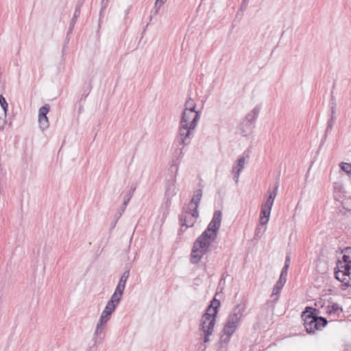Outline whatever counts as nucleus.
Segmentation results:
<instances>
[{"instance_id":"44","label":"nucleus","mask_w":351,"mask_h":351,"mask_svg":"<svg viewBox=\"0 0 351 351\" xmlns=\"http://www.w3.org/2000/svg\"><path fill=\"white\" fill-rule=\"evenodd\" d=\"M135 190H136V186L132 185L131 186V190L130 192H132V193H133Z\"/></svg>"},{"instance_id":"39","label":"nucleus","mask_w":351,"mask_h":351,"mask_svg":"<svg viewBox=\"0 0 351 351\" xmlns=\"http://www.w3.org/2000/svg\"><path fill=\"white\" fill-rule=\"evenodd\" d=\"M112 313L109 311H106L104 309V311L101 313V316L104 317V318H106L107 319L110 320Z\"/></svg>"},{"instance_id":"43","label":"nucleus","mask_w":351,"mask_h":351,"mask_svg":"<svg viewBox=\"0 0 351 351\" xmlns=\"http://www.w3.org/2000/svg\"><path fill=\"white\" fill-rule=\"evenodd\" d=\"M5 121L3 119L0 118V128L3 129L5 125Z\"/></svg>"},{"instance_id":"3","label":"nucleus","mask_w":351,"mask_h":351,"mask_svg":"<svg viewBox=\"0 0 351 351\" xmlns=\"http://www.w3.org/2000/svg\"><path fill=\"white\" fill-rule=\"evenodd\" d=\"M196 127H195V121L189 125L179 123L178 135L176 138L179 145L182 147L180 149V155L182 154V149L184 147L189 145L191 142V136Z\"/></svg>"},{"instance_id":"27","label":"nucleus","mask_w":351,"mask_h":351,"mask_svg":"<svg viewBox=\"0 0 351 351\" xmlns=\"http://www.w3.org/2000/svg\"><path fill=\"white\" fill-rule=\"evenodd\" d=\"M289 264H290V256H286V259H285V265H284V267L282 269V271H281V273H280V276L286 278V276L287 275V270H288V268L289 267Z\"/></svg>"},{"instance_id":"37","label":"nucleus","mask_w":351,"mask_h":351,"mask_svg":"<svg viewBox=\"0 0 351 351\" xmlns=\"http://www.w3.org/2000/svg\"><path fill=\"white\" fill-rule=\"evenodd\" d=\"M109 320L107 319L106 318H104V317L102 316H100L99 317V319L97 322V324L99 325V326H105L106 327V325L107 324V322H108Z\"/></svg>"},{"instance_id":"40","label":"nucleus","mask_w":351,"mask_h":351,"mask_svg":"<svg viewBox=\"0 0 351 351\" xmlns=\"http://www.w3.org/2000/svg\"><path fill=\"white\" fill-rule=\"evenodd\" d=\"M166 1L167 0H156L155 2V7L160 8Z\"/></svg>"},{"instance_id":"47","label":"nucleus","mask_w":351,"mask_h":351,"mask_svg":"<svg viewBox=\"0 0 351 351\" xmlns=\"http://www.w3.org/2000/svg\"><path fill=\"white\" fill-rule=\"evenodd\" d=\"M82 108H83V107H82V106H81V107L79 108V112H80H80H81V111L82 110Z\"/></svg>"},{"instance_id":"11","label":"nucleus","mask_w":351,"mask_h":351,"mask_svg":"<svg viewBox=\"0 0 351 351\" xmlns=\"http://www.w3.org/2000/svg\"><path fill=\"white\" fill-rule=\"evenodd\" d=\"M351 271V265H342V268L337 269V266L335 267V276L337 280L340 281L341 283L346 279V276H348Z\"/></svg>"},{"instance_id":"24","label":"nucleus","mask_w":351,"mask_h":351,"mask_svg":"<svg viewBox=\"0 0 351 351\" xmlns=\"http://www.w3.org/2000/svg\"><path fill=\"white\" fill-rule=\"evenodd\" d=\"M38 123L39 127L43 131L49 128V123L48 117L38 118Z\"/></svg>"},{"instance_id":"31","label":"nucleus","mask_w":351,"mask_h":351,"mask_svg":"<svg viewBox=\"0 0 351 351\" xmlns=\"http://www.w3.org/2000/svg\"><path fill=\"white\" fill-rule=\"evenodd\" d=\"M330 104L331 106V116H335L336 113L337 103L334 96H331Z\"/></svg>"},{"instance_id":"5","label":"nucleus","mask_w":351,"mask_h":351,"mask_svg":"<svg viewBox=\"0 0 351 351\" xmlns=\"http://www.w3.org/2000/svg\"><path fill=\"white\" fill-rule=\"evenodd\" d=\"M198 216L199 213L197 210H190L188 206L184 207L183 212L179 215L181 226H185L186 228L193 226Z\"/></svg>"},{"instance_id":"1","label":"nucleus","mask_w":351,"mask_h":351,"mask_svg":"<svg viewBox=\"0 0 351 351\" xmlns=\"http://www.w3.org/2000/svg\"><path fill=\"white\" fill-rule=\"evenodd\" d=\"M221 211L215 210L207 228L193 243L190 256L191 263H198L204 254L208 251L211 243L217 238L218 230L221 226Z\"/></svg>"},{"instance_id":"33","label":"nucleus","mask_w":351,"mask_h":351,"mask_svg":"<svg viewBox=\"0 0 351 351\" xmlns=\"http://www.w3.org/2000/svg\"><path fill=\"white\" fill-rule=\"evenodd\" d=\"M342 171L349 174L351 173V164L347 162H341L340 165Z\"/></svg>"},{"instance_id":"19","label":"nucleus","mask_w":351,"mask_h":351,"mask_svg":"<svg viewBox=\"0 0 351 351\" xmlns=\"http://www.w3.org/2000/svg\"><path fill=\"white\" fill-rule=\"evenodd\" d=\"M245 164V158L244 156L240 157L237 160V164L232 168V172H238L241 173L242 170L244 169V166Z\"/></svg>"},{"instance_id":"15","label":"nucleus","mask_w":351,"mask_h":351,"mask_svg":"<svg viewBox=\"0 0 351 351\" xmlns=\"http://www.w3.org/2000/svg\"><path fill=\"white\" fill-rule=\"evenodd\" d=\"M261 110V108L259 106H256L246 116H245V121L248 123L250 125L254 123L256 121L259 112Z\"/></svg>"},{"instance_id":"14","label":"nucleus","mask_w":351,"mask_h":351,"mask_svg":"<svg viewBox=\"0 0 351 351\" xmlns=\"http://www.w3.org/2000/svg\"><path fill=\"white\" fill-rule=\"evenodd\" d=\"M215 326V320L212 319L209 322V325L208 326H203V332H204V342L207 343L210 341L209 336L213 334V329Z\"/></svg>"},{"instance_id":"21","label":"nucleus","mask_w":351,"mask_h":351,"mask_svg":"<svg viewBox=\"0 0 351 351\" xmlns=\"http://www.w3.org/2000/svg\"><path fill=\"white\" fill-rule=\"evenodd\" d=\"M196 108V103L191 98H188L184 104V108L183 111H197Z\"/></svg>"},{"instance_id":"41","label":"nucleus","mask_w":351,"mask_h":351,"mask_svg":"<svg viewBox=\"0 0 351 351\" xmlns=\"http://www.w3.org/2000/svg\"><path fill=\"white\" fill-rule=\"evenodd\" d=\"M108 0H102L101 9L100 12H101L104 9L106 8V7L108 6Z\"/></svg>"},{"instance_id":"12","label":"nucleus","mask_w":351,"mask_h":351,"mask_svg":"<svg viewBox=\"0 0 351 351\" xmlns=\"http://www.w3.org/2000/svg\"><path fill=\"white\" fill-rule=\"evenodd\" d=\"M202 197V189H197L194 192L193 196L186 206L190 210H197V208L199 207V202Z\"/></svg>"},{"instance_id":"29","label":"nucleus","mask_w":351,"mask_h":351,"mask_svg":"<svg viewBox=\"0 0 351 351\" xmlns=\"http://www.w3.org/2000/svg\"><path fill=\"white\" fill-rule=\"evenodd\" d=\"M346 279H345L342 284H341V289L343 290L345 289L343 287H351V271H350V274H348V276H346Z\"/></svg>"},{"instance_id":"28","label":"nucleus","mask_w":351,"mask_h":351,"mask_svg":"<svg viewBox=\"0 0 351 351\" xmlns=\"http://www.w3.org/2000/svg\"><path fill=\"white\" fill-rule=\"evenodd\" d=\"M270 213H271L269 212H267V213H265V214L261 213L260 223L262 226L266 225L268 223Z\"/></svg>"},{"instance_id":"9","label":"nucleus","mask_w":351,"mask_h":351,"mask_svg":"<svg viewBox=\"0 0 351 351\" xmlns=\"http://www.w3.org/2000/svg\"><path fill=\"white\" fill-rule=\"evenodd\" d=\"M278 189V184L277 183L276 184V186L272 191H268L269 195L266 202L261 206V213L265 214V213H267V212L271 213V208L274 204V201L277 195Z\"/></svg>"},{"instance_id":"13","label":"nucleus","mask_w":351,"mask_h":351,"mask_svg":"<svg viewBox=\"0 0 351 351\" xmlns=\"http://www.w3.org/2000/svg\"><path fill=\"white\" fill-rule=\"evenodd\" d=\"M286 282V278L282 276H280L279 280L277 281L276 285H274L272 291L271 297H274V300L276 301L278 299V294L280 293L281 289L284 287Z\"/></svg>"},{"instance_id":"34","label":"nucleus","mask_w":351,"mask_h":351,"mask_svg":"<svg viewBox=\"0 0 351 351\" xmlns=\"http://www.w3.org/2000/svg\"><path fill=\"white\" fill-rule=\"evenodd\" d=\"M0 105H1V108H3L5 114H6V112H7L8 108V104L5 99L4 98V97L1 95H0Z\"/></svg>"},{"instance_id":"4","label":"nucleus","mask_w":351,"mask_h":351,"mask_svg":"<svg viewBox=\"0 0 351 351\" xmlns=\"http://www.w3.org/2000/svg\"><path fill=\"white\" fill-rule=\"evenodd\" d=\"M220 306V301L216 298L213 299L210 304L207 307L206 313L202 315L200 324V330L203 331V326H208L209 322L214 319L216 322V317L218 308Z\"/></svg>"},{"instance_id":"7","label":"nucleus","mask_w":351,"mask_h":351,"mask_svg":"<svg viewBox=\"0 0 351 351\" xmlns=\"http://www.w3.org/2000/svg\"><path fill=\"white\" fill-rule=\"evenodd\" d=\"M200 116V111H183L179 123L189 125L195 121V127H197Z\"/></svg>"},{"instance_id":"25","label":"nucleus","mask_w":351,"mask_h":351,"mask_svg":"<svg viewBox=\"0 0 351 351\" xmlns=\"http://www.w3.org/2000/svg\"><path fill=\"white\" fill-rule=\"evenodd\" d=\"M80 5H77L75 6L73 16L70 23V28L71 29L74 26V23H75V21H76L77 18L80 16Z\"/></svg>"},{"instance_id":"38","label":"nucleus","mask_w":351,"mask_h":351,"mask_svg":"<svg viewBox=\"0 0 351 351\" xmlns=\"http://www.w3.org/2000/svg\"><path fill=\"white\" fill-rule=\"evenodd\" d=\"M249 1H250V0H242L241 7H240L241 11H243L247 9Z\"/></svg>"},{"instance_id":"16","label":"nucleus","mask_w":351,"mask_h":351,"mask_svg":"<svg viewBox=\"0 0 351 351\" xmlns=\"http://www.w3.org/2000/svg\"><path fill=\"white\" fill-rule=\"evenodd\" d=\"M176 178L174 177L171 181L169 182L167 185L165 195L167 197H172L176 194V187L175 185Z\"/></svg>"},{"instance_id":"32","label":"nucleus","mask_w":351,"mask_h":351,"mask_svg":"<svg viewBox=\"0 0 351 351\" xmlns=\"http://www.w3.org/2000/svg\"><path fill=\"white\" fill-rule=\"evenodd\" d=\"M122 296L114 292L109 301L118 305L121 300Z\"/></svg>"},{"instance_id":"10","label":"nucleus","mask_w":351,"mask_h":351,"mask_svg":"<svg viewBox=\"0 0 351 351\" xmlns=\"http://www.w3.org/2000/svg\"><path fill=\"white\" fill-rule=\"evenodd\" d=\"M341 253V259H339L336 263L337 269L342 268V265H351V247H345Z\"/></svg>"},{"instance_id":"36","label":"nucleus","mask_w":351,"mask_h":351,"mask_svg":"<svg viewBox=\"0 0 351 351\" xmlns=\"http://www.w3.org/2000/svg\"><path fill=\"white\" fill-rule=\"evenodd\" d=\"M125 288V286L122 285V284H119L117 285L116 289H115V291H114V293L120 295L121 296L123 295V291H124V289Z\"/></svg>"},{"instance_id":"23","label":"nucleus","mask_w":351,"mask_h":351,"mask_svg":"<svg viewBox=\"0 0 351 351\" xmlns=\"http://www.w3.org/2000/svg\"><path fill=\"white\" fill-rule=\"evenodd\" d=\"M50 109L49 104H45L42 106L38 111V118L47 117V114Z\"/></svg>"},{"instance_id":"17","label":"nucleus","mask_w":351,"mask_h":351,"mask_svg":"<svg viewBox=\"0 0 351 351\" xmlns=\"http://www.w3.org/2000/svg\"><path fill=\"white\" fill-rule=\"evenodd\" d=\"M342 308L337 303L332 304L331 306H328L326 313L329 315H334L339 317L340 313H342Z\"/></svg>"},{"instance_id":"35","label":"nucleus","mask_w":351,"mask_h":351,"mask_svg":"<svg viewBox=\"0 0 351 351\" xmlns=\"http://www.w3.org/2000/svg\"><path fill=\"white\" fill-rule=\"evenodd\" d=\"M117 306H118V305H117L116 304H114V303H111V302H110V301H108V302H107V304L106 305V307H105V308H104V309H105L106 311H109V312H110L111 313H112L114 311V310H115V308H116V307H117Z\"/></svg>"},{"instance_id":"26","label":"nucleus","mask_w":351,"mask_h":351,"mask_svg":"<svg viewBox=\"0 0 351 351\" xmlns=\"http://www.w3.org/2000/svg\"><path fill=\"white\" fill-rule=\"evenodd\" d=\"M132 192H129L128 194H126L125 195L123 204L121 205V206L120 208L121 212L123 213L125 211V208H126L128 204L129 203L130 199L132 198Z\"/></svg>"},{"instance_id":"45","label":"nucleus","mask_w":351,"mask_h":351,"mask_svg":"<svg viewBox=\"0 0 351 351\" xmlns=\"http://www.w3.org/2000/svg\"><path fill=\"white\" fill-rule=\"evenodd\" d=\"M87 96H88V94H86V95H83L82 96V98H81V99H80V100H81V101H82V100L85 101V99H86V98L87 97Z\"/></svg>"},{"instance_id":"42","label":"nucleus","mask_w":351,"mask_h":351,"mask_svg":"<svg viewBox=\"0 0 351 351\" xmlns=\"http://www.w3.org/2000/svg\"><path fill=\"white\" fill-rule=\"evenodd\" d=\"M232 173L234 174V177H233V178H234V181H235L236 184H237V183H238V182H239V176H240V173H238V172H232Z\"/></svg>"},{"instance_id":"46","label":"nucleus","mask_w":351,"mask_h":351,"mask_svg":"<svg viewBox=\"0 0 351 351\" xmlns=\"http://www.w3.org/2000/svg\"><path fill=\"white\" fill-rule=\"evenodd\" d=\"M84 0H78V3H77V5H81L83 3V2H84Z\"/></svg>"},{"instance_id":"20","label":"nucleus","mask_w":351,"mask_h":351,"mask_svg":"<svg viewBox=\"0 0 351 351\" xmlns=\"http://www.w3.org/2000/svg\"><path fill=\"white\" fill-rule=\"evenodd\" d=\"M335 120V116H331L330 119L327 123V127L326 128L324 136L322 140V143H324L326 139L328 134L332 130Z\"/></svg>"},{"instance_id":"8","label":"nucleus","mask_w":351,"mask_h":351,"mask_svg":"<svg viewBox=\"0 0 351 351\" xmlns=\"http://www.w3.org/2000/svg\"><path fill=\"white\" fill-rule=\"evenodd\" d=\"M278 189V184L277 183L276 184V186L272 191H268L269 195L266 202L261 206V213L265 214V213H267V212L271 213V208L274 204V201L277 195Z\"/></svg>"},{"instance_id":"30","label":"nucleus","mask_w":351,"mask_h":351,"mask_svg":"<svg viewBox=\"0 0 351 351\" xmlns=\"http://www.w3.org/2000/svg\"><path fill=\"white\" fill-rule=\"evenodd\" d=\"M130 276V270L128 269L123 272L122 274L121 279L119 282V284H122L125 286L126 282Z\"/></svg>"},{"instance_id":"6","label":"nucleus","mask_w":351,"mask_h":351,"mask_svg":"<svg viewBox=\"0 0 351 351\" xmlns=\"http://www.w3.org/2000/svg\"><path fill=\"white\" fill-rule=\"evenodd\" d=\"M313 311H315L312 307H306L305 311L303 312L302 317L304 319V326L308 333H313L317 330L316 319L314 317Z\"/></svg>"},{"instance_id":"22","label":"nucleus","mask_w":351,"mask_h":351,"mask_svg":"<svg viewBox=\"0 0 351 351\" xmlns=\"http://www.w3.org/2000/svg\"><path fill=\"white\" fill-rule=\"evenodd\" d=\"M314 317L316 319V325L317 330H321L322 328H324L328 323V321L326 318L322 317H319L314 315Z\"/></svg>"},{"instance_id":"2","label":"nucleus","mask_w":351,"mask_h":351,"mask_svg":"<svg viewBox=\"0 0 351 351\" xmlns=\"http://www.w3.org/2000/svg\"><path fill=\"white\" fill-rule=\"evenodd\" d=\"M244 307L237 304L228 316V320L223 328V332L230 337L237 328L238 324L243 316Z\"/></svg>"},{"instance_id":"18","label":"nucleus","mask_w":351,"mask_h":351,"mask_svg":"<svg viewBox=\"0 0 351 351\" xmlns=\"http://www.w3.org/2000/svg\"><path fill=\"white\" fill-rule=\"evenodd\" d=\"M105 326H99L97 324L96 328L94 332V339L102 341L105 337Z\"/></svg>"}]
</instances>
